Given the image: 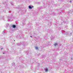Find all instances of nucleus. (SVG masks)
Listing matches in <instances>:
<instances>
[{"label": "nucleus", "mask_w": 73, "mask_h": 73, "mask_svg": "<svg viewBox=\"0 0 73 73\" xmlns=\"http://www.w3.org/2000/svg\"><path fill=\"white\" fill-rule=\"evenodd\" d=\"M12 27L13 28H16V26L15 25H13L12 26Z\"/></svg>", "instance_id": "nucleus-1"}, {"label": "nucleus", "mask_w": 73, "mask_h": 73, "mask_svg": "<svg viewBox=\"0 0 73 73\" xmlns=\"http://www.w3.org/2000/svg\"><path fill=\"white\" fill-rule=\"evenodd\" d=\"M29 8L30 9H32V8L31 7V6H29Z\"/></svg>", "instance_id": "nucleus-2"}, {"label": "nucleus", "mask_w": 73, "mask_h": 73, "mask_svg": "<svg viewBox=\"0 0 73 73\" xmlns=\"http://www.w3.org/2000/svg\"><path fill=\"white\" fill-rule=\"evenodd\" d=\"M48 69H46V70H45V72H48Z\"/></svg>", "instance_id": "nucleus-3"}, {"label": "nucleus", "mask_w": 73, "mask_h": 73, "mask_svg": "<svg viewBox=\"0 0 73 73\" xmlns=\"http://www.w3.org/2000/svg\"><path fill=\"white\" fill-rule=\"evenodd\" d=\"M57 45V44L56 43H55L54 44V46H56V45Z\"/></svg>", "instance_id": "nucleus-4"}, {"label": "nucleus", "mask_w": 73, "mask_h": 73, "mask_svg": "<svg viewBox=\"0 0 73 73\" xmlns=\"http://www.w3.org/2000/svg\"><path fill=\"white\" fill-rule=\"evenodd\" d=\"M35 49H36V50L38 49V47H35Z\"/></svg>", "instance_id": "nucleus-5"}, {"label": "nucleus", "mask_w": 73, "mask_h": 73, "mask_svg": "<svg viewBox=\"0 0 73 73\" xmlns=\"http://www.w3.org/2000/svg\"><path fill=\"white\" fill-rule=\"evenodd\" d=\"M3 49V48H1V49Z\"/></svg>", "instance_id": "nucleus-6"}, {"label": "nucleus", "mask_w": 73, "mask_h": 73, "mask_svg": "<svg viewBox=\"0 0 73 73\" xmlns=\"http://www.w3.org/2000/svg\"><path fill=\"white\" fill-rule=\"evenodd\" d=\"M31 37H32V36H31Z\"/></svg>", "instance_id": "nucleus-7"}, {"label": "nucleus", "mask_w": 73, "mask_h": 73, "mask_svg": "<svg viewBox=\"0 0 73 73\" xmlns=\"http://www.w3.org/2000/svg\"><path fill=\"white\" fill-rule=\"evenodd\" d=\"M32 7H33V6Z\"/></svg>", "instance_id": "nucleus-8"}]
</instances>
